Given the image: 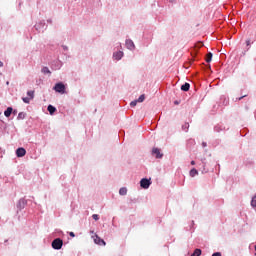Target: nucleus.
<instances>
[{
	"instance_id": "obj_34",
	"label": "nucleus",
	"mask_w": 256,
	"mask_h": 256,
	"mask_svg": "<svg viewBox=\"0 0 256 256\" xmlns=\"http://www.w3.org/2000/svg\"><path fill=\"white\" fill-rule=\"evenodd\" d=\"M202 145H203V147H206V146H207V144H206L205 142H203Z\"/></svg>"
},
{
	"instance_id": "obj_21",
	"label": "nucleus",
	"mask_w": 256,
	"mask_h": 256,
	"mask_svg": "<svg viewBox=\"0 0 256 256\" xmlns=\"http://www.w3.org/2000/svg\"><path fill=\"white\" fill-rule=\"evenodd\" d=\"M25 113L24 112H20L19 114H18V117H17V119H25Z\"/></svg>"
},
{
	"instance_id": "obj_15",
	"label": "nucleus",
	"mask_w": 256,
	"mask_h": 256,
	"mask_svg": "<svg viewBox=\"0 0 256 256\" xmlns=\"http://www.w3.org/2000/svg\"><path fill=\"white\" fill-rule=\"evenodd\" d=\"M191 256H201V249L196 248Z\"/></svg>"
},
{
	"instance_id": "obj_6",
	"label": "nucleus",
	"mask_w": 256,
	"mask_h": 256,
	"mask_svg": "<svg viewBox=\"0 0 256 256\" xmlns=\"http://www.w3.org/2000/svg\"><path fill=\"white\" fill-rule=\"evenodd\" d=\"M123 51H117L113 53V59L115 61H121V59H123Z\"/></svg>"
},
{
	"instance_id": "obj_20",
	"label": "nucleus",
	"mask_w": 256,
	"mask_h": 256,
	"mask_svg": "<svg viewBox=\"0 0 256 256\" xmlns=\"http://www.w3.org/2000/svg\"><path fill=\"white\" fill-rule=\"evenodd\" d=\"M136 101H138V103H143V101H145V94L140 95Z\"/></svg>"
},
{
	"instance_id": "obj_4",
	"label": "nucleus",
	"mask_w": 256,
	"mask_h": 256,
	"mask_svg": "<svg viewBox=\"0 0 256 256\" xmlns=\"http://www.w3.org/2000/svg\"><path fill=\"white\" fill-rule=\"evenodd\" d=\"M26 205L27 200H25V198H21L17 203V209H19V211H23V208L26 207Z\"/></svg>"
},
{
	"instance_id": "obj_31",
	"label": "nucleus",
	"mask_w": 256,
	"mask_h": 256,
	"mask_svg": "<svg viewBox=\"0 0 256 256\" xmlns=\"http://www.w3.org/2000/svg\"><path fill=\"white\" fill-rule=\"evenodd\" d=\"M70 237H75V233L74 232H69Z\"/></svg>"
},
{
	"instance_id": "obj_30",
	"label": "nucleus",
	"mask_w": 256,
	"mask_h": 256,
	"mask_svg": "<svg viewBox=\"0 0 256 256\" xmlns=\"http://www.w3.org/2000/svg\"><path fill=\"white\" fill-rule=\"evenodd\" d=\"M246 45H247V47H249V45H251V40H247Z\"/></svg>"
},
{
	"instance_id": "obj_10",
	"label": "nucleus",
	"mask_w": 256,
	"mask_h": 256,
	"mask_svg": "<svg viewBox=\"0 0 256 256\" xmlns=\"http://www.w3.org/2000/svg\"><path fill=\"white\" fill-rule=\"evenodd\" d=\"M11 113H13V108H12V107H8V108L4 111L5 117H11Z\"/></svg>"
},
{
	"instance_id": "obj_23",
	"label": "nucleus",
	"mask_w": 256,
	"mask_h": 256,
	"mask_svg": "<svg viewBox=\"0 0 256 256\" xmlns=\"http://www.w3.org/2000/svg\"><path fill=\"white\" fill-rule=\"evenodd\" d=\"M22 101H23L24 103H31V98L25 97V98H22Z\"/></svg>"
},
{
	"instance_id": "obj_1",
	"label": "nucleus",
	"mask_w": 256,
	"mask_h": 256,
	"mask_svg": "<svg viewBox=\"0 0 256 256\" xmlns=\"http://www.w3.org/2000/svg\"><path fill=\"white\" fill-rule=\"evenodd\" d=\"M52 247L56 250L59 251L63 247V240L61 238H56L52 241Z\"/></svg>"
},
{
	"instance_id": "obj_14",
	"label": "nucleus",
	"mask_w": 256,
	"mask_h": 256,
	"mask_svg": "<svg viewBox=\"0 0 256 256\" xmlns=\"http://www.w3.org/2000/svg\"><path fill=\"white\" fill-rule=\"evenodd\" d=\"M199 172L197 171V169L193 168L190 170V177H195V175H198Z\"/></svg>"
},
{
	"instance_id": "obj_17",
	"label": "nucleus",
	"mask_w": 256,
	"mask_h": 256,
	"mask_svg": "<svg viewBox=\"0 0 256 256\" xmlns=\"http://www.w3.org/2000/svg\"><path fill=\"white\" fill-rule=\"evenodd\" d=\"M211 59H213V54L212 53H208L207 57H206V63H211Z\"/></svg>"
},
{
	"instance_id": "obj_25",
	"label": "nucleus",
	"mask_w": 256,
	"mask_h": 256,
	"mask_svg": "<svg viewBox=\"0 0 256 256\" xmlns=\"http://www.w3.org/2000/svg\"><path fill=\"white\" fill-rule=\"evenodd\" d=\"M138 101L134 100L130 103V107H136L137 106Z\"/></svg>"
},
{
	"instance_id": "obj_12",
	"label": "nucleus",
	"mask_w": 256,
	"mask_h": 256,
	"mask_svg": "<svg viewBox=\"0 0 256 256\" xmlns=\"http://www.w3.org/2000/svg\"><path fill=\"white\" fill-rule=\"evenodd\" d=\"M47 109H48L50 115H53L55 113V111H57V108H55L53 105H48Z\"/></svg>"
},
{
	"instance_id": "obj_2",
	"label": "nucleus",
	"mask_w": 256,
	"mask_h": 256,
	"mask_svg": "<svg viewBox=\"0 0 256 256\" xmlns=\"http://www.w3.org/2000/svg\"><path fill=\"white\" fill-rule=\"evenodd\" d=\"M54 91H56V93H61L63 95V93H65V84L61 82L56 83L54 86Z\"/></svg>"
},
{
	"instance_id": "obj_3",
	"label": "nucleus",
	"mask_w": 256,
	"mask_h": 256,
	"mask_svg": "<svg viewBox=\"0 0 256 256\" xmlns=\"http://www.w3.org/2000/svg\"><path fill=\"white\" fill-rule=\"evenodd\" d=\"M140 186L142 187V189H149V187H151V180L143 178L140 181Z\"/></svg>"
},
{
	"instance_id": "obj_9",
	"label": "nucleus",
	"mask_w": 256,
	"mask_h": 256,
	"mask_svg": "<svg viewBox=\"0 0 256 256\" xmlns=\"http://www.w3.org/2000/svg\"><path fill=\"white\" fill-rule=\"evenodd\" d=\"M94 243H96V245H106L105 240L101 239V237L97 235H95Z\"/></svg>"
},
{
	"instance_id": "obj_36",
	"label": "nucleus",
	"mask_w": 256,
	"mask_h": 256,
	"mask_svg": "<svg viewBox=\"0 0 256 256\" xmlns=\"http://www.w3.org/2000/svg\"><path fill=\"white\" fill-rule=\"evenodd\" d=\"M191 143H195V140H190Z\"/></svg>"
},
{
	"instance_id": "obj_18",
	"label": "nucleus",
	"mask_w": 256,
	"mask_h": 256,
	"mask_svg": "<svg viewBox=\"0 0 256 256\" xmlns=\"http://www.w3.org/2000/svg\"><path fill=\"white\" fill-rule=\"evenodd\" d=\"M214 131H216V133H219L220 131H223V127L221 125H216L214 127Z\"/></svg>"
},
{
	"instance_id": "obj_24",
	"label": "nucleus",
	"mask_w": 256,
	"mask_h": 256,
	"mask_svg": "<svg viewBox=\"0 0 256 256\" xmlns=\"http://www.w3.org/2000/svg\"><path fill=\"white\" fill-rule=\"evenodd\" d=\"M182 129L183 131H187L189 129V123H185L183 126H182Z\"/></svg>"
},
{
	"instance_id": "obj_26",
	"label": "nucleus",
	"mask_w": 256,
	"mask_h": 256,
	"mask_svg": "<svg viewBox=\"0 0 256 256\" xmlns=\"http://www.w3.org/2000/svg\"><path fill=\"white\" fill-rule=\"evenodd\" d=\"M221 99H224V102H223L224 105H229V99L225 97H222Z\"/></svg>"
},
{
	"instance_id": "obj_11",
	"label": "nucleus",
	"mask_w": 256,
	"mask_h": 256,
	"mask_svg": "<svg viewBox=\"0 0 256 256\" xmlns=\"http://www.w3.org/2000/svg\"><path fill=\"white\" fill-rule=\"evenodd\" d=\"M189 89H191V84L187 82L181 86V91H189Z\"/></svg>"
},
{
	"instance_id": "obj_27",
	"label": "nucleus",
	"mask_w": 256,
	"mask_h": 256,
	"mask_svg": "<svg viewBox=\"0 0 256 256\" xmlns=\"http://www.w3.org/2000/svg\"><path fill=\"white\" fill-rule=\"evenodd\" d=\"M92 218L94 219V221H99V216L97 214H93Z\"/></svg>"
},
{
	"instance_id": "obj_35",
	"label": "nucleus",
	"mask_w": 256,
	"mask_h": 256,
	"mask_svg": "<svg viewBox=\"0 0 256 256\" xmlns=\"http://www.w3.org/2000/svg\"><path fill=\"white\" fill-rule=\"evenodd\" d=\"M191 165H195V161L194 160L191 161Z\"/></svg>"
},
{
	"instance_id": "obj_8",
	"label": "nucleus",
	"mask_w": 256,
	"mask_h": 256,
	"mask_svg": "<svg viewBox=\"0 0 256 256\" xmlns=\"http://www.w3.org/2000/svg\"><path fill=\"white\" fill-rule=\"evenodd\" d=\"M126 47H127V49H129L130 51H135V43H133V40L127 39V40H126Z\"/></svg>"
},
{
	"instance_id": "obj_32",
	"label": "nucleus",
	"mask_w": 256,
	"mask_h": 256,
	"mask_svg": "<svg viewBox=\"0 0 256 256\" xmlns=\"http://www.w3.org/2000/svg\"><path fill=\"white\" fill-rule=\"evenodd\" d=\"M64 51H67V46H63Z\"/></svg>"
},
{
	"instance_id": "obj_37",
	"label": "nucleus",
	"mask_w": 256,
	"mask_h": 256,
	"mask_svg": "<svg viewBox=\"0 0 256 256\" xmlns=\"http://www.w3.org/2000/svg\"><path fill=\"white\" fill-rule=\"evenodd\" d=\"M175 105H179V102L176 101V102H175Z\"/></svg>"
},
{
	"instance_id": "obj_22",
	"label": "nucleus",
	"mask_w": 256,
	"mask_h": 256,
	"mask_svg": "<svg viewBox=\"0 0 256 256\" xmlns=\"http://www.w3.org/2000/svg\"><path fill=\"white\" fill-rule=\"evenodd\" d=\"M27 95H28V97H30V99H33V97H34V95H35V92H33V91H28V92H27Z\"/></svg>"
},
{
	"instance_id": "obj_13",
	"label": "nucleus",
	"mask_w": 256,
	"mask_h": 256,
	"mask_svg": "<svg viewBox=\"0 0 256 256\" xmlns=\"http://www.w3.org/2000/svg\"><path fill=\"white\" fill-rule=\"evenodd\" d=\"M42 73H44V75H51V70H49L48 67H43L42 68Z\"/></svg>"
},
{
	"instance_id": "obj_33",
	"label": "nucleus",
	"mask_w": 256,
	"mask_h": 256,
	"mask_svg": "<svg viewBox=\"0 0 256 256\" xmlns=\"http://www.w3.org/2000/svg\"><path fill=\"white\" fill-rule=\"evenodd\" d=\"M0 67H3V62L0 60Z\"/></svg>"
},
{
	"instance_id": "obj_7",
	"label": "nucleus",
	"mask_w": 256,
	"mask_h": 256,
	"mask_svg": "<svg viewBox=\"0 0 256 256\" xmlns=\"http://www.w3.org/2000/svg\"><path fill=\"white\" fill-rule=\"evenodd\" d=\"M25 155H27V150H25V148L21 147L16 150L17 157H25Z\"/></svg>"
},
{
	"instance_id": "obj_28",
	"label": "nucleus",
	"mask_w": 256,
	"mask_h": 256,
	"mask_svg": "<svg viewBox=\"0 0 256 256\" xmlns=\"http://www.w3.org/2000/svg\"><path fill=\"white\" fill-rule=\"evenodd\" d=\"M212 256H221V252L213 253Z\"/></svg>"
},
{
	"instance_id": "obj_29",
	"label": "nucleus",
	"mask_w": 256,
	"mask_h": 256,
	"mask_svg": "<svg viewBox=\"0 0 256 256\" xmlns=\"http://www.w3.org/2000/svg\"><path fill=\"white\" fill-rule=\"evenodd\" d=\"M245 97H247V95L241 96L238 98V101H241L242 99H245Z\"/></svg>"
},
{
	"instance_id": "obj_19",
	"label": "nucleus",
	"mask_w": 256,
	"mask_h": 256,
	"mask_svg": "<svg viewBox=\"0 0 256 256\" xmlns=\"http://www.w3.org/2000/svg\"><path fill=\"white\" fill-rule=\"evenodd\" d=\"M119 194H120V195H127V188H125V187L120 188Z\"/></svg>"
},
{
	"instance_id": "obj_5",
	"label": "nucleus",
	"mask_w": 256,
	"mask_h": 256,
	"mask_svg": "<svg viewBox=\"0 0 256 256\" xmlns=\"http://www.w3.org/2000/svg\"><path fill=\"white\" fill-rule=\"evenodd\" d=\"M152 155L156 157V159H162L163 154L161 153V150L159 148H153L152 149Z\"/></svg>"
},
{
	"instance_id": "obj_16",
	"label": "nucleus",
	"mask_w": 256,
	"mask_h": 256,
	"mask_svg": "<svg viewBox=\"0 0 256 256\" xmlns=\"http://www.w3.org/2000/svg\"><path fill=\"white\" fill-rule=\"evenodd\" d=\"M40 25H42V27H45V22H40V24H36L35 27H36V30L41 32V27Z\"/></svg>"
}]
</instances>
